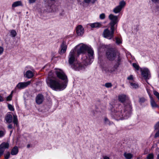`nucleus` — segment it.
I'll use <instances>...</instances> for the list:
<instances>
[{
    "instance_id": "4be33fe9",
    "label": "nucleus",
    "mask_w": 159,
    "mask_h": 159,
    "mask_svg": "<svg viewBox=\"0 0 159 159\" xmlns=\"http://www.w3.org/2000/svg\"><path fill=\"white\" fill-rule=\"evenodd\" d=\"M121 10V8L117 6L113 9V11L115 14H117L120 12Z\"/></svg>"
},
{
    "instance_id": "6e6552de",
    "label": "nucleus",
    "mask_w": 159,
    "mask_h": 159,
    "mask_svg": "<svg viewBox=\"0 0 159 159\" xmlns=\"http://www.w3.org/2000/svg\"><path fill=\"white\" fill-rule=\"evenodd\" d=\"M140 71L142 76L146 81L150 79L151 77L149 70L147 68H140Z\"/></svg>"
},
{
    "instance_id": "aec40b11",
    "label": "nucleus",
    "mask_w": 159,
    "mask_h": 159,
    "mask_svg": "<svg viewBox=\"0 0 159 159\" xmlns=\"http://www.w3.org/2000/svg\"><path fill=\"white\" fill-rule=\"evenodd\" d=\"M18 152V149L17 146L14 147L11 150V154L14 155H16Z\"/></svg>"
},
{
    "instance_id": "393cba45",
    "label": "nucleus",
    "mask_w": 159,
    "mask_h": 159,
    "mask_svg": "<svg viewBox=\"0 0 159 159\" xmlns=\"http://www.w3.org/2000/svg\"><path fill=\"white\" fill-rule=\"evenodd\" d=\"M97 0H83V2L88 4L90 3L93 4Z\"/></svg>"
},
{
    "instance_id": "7c9ffc66",
    "label": "nucleus",
    "mask_w": 159,
    "mask_h": 159,
    "mask_svg": "<svg viewBox=\"0 0 159 159\" xmlns=\"http://www.w3.org/2000/svg\"><path fill=\"white\" fill-rule=\"evenodd\" d=\"M146 99L143 97L139 98V102L140 104H142L145 102Z\"/></svg>"
},
{
    "instance_id": "39448f33",
    "label": "nucleus",
    "mask_w": 159,
    "mask_h": 159,
    "mask_svg": "<svg viewBox=\"0 0 159 159\" xmlns=\"http://www.w3.org/2000/svg\"><path fill=\"white\" fill-rule=\"evenodd\" d=\"M120 65L116 63L113 66L111 63L104 64L102 66V71L107 75L112 73L117 70Z\"/></svg>"
},
{
    "instance_id": "5fc2aeb1",
    "label": "nucleus",
    "mask_w": 159,
    "mask_h": 159,
    "mask_svg": "<svg viewBox=\"0 0 159 159\" xmlns=\"http://www.w3.org/2000/svg\"><path fill=\"white\" fill-rule=\"evenodd\" d=\"M12 131H11V132H10V134H11V133H12Z\"/></svg>"
},
{
    "instance_id": "49530a36",
    "label": "nucleus",
    "mask_w": 159,
    "mask_h": 159,
    "mask_svg": "<svg viewBox=\"0 0 159 159\" xmlns=\"http://www.w3.org/2000/svg\"><path fill=\"white\" fill-rule=\"evenodd\" d=\"M147 92H148V94L149 97L150 98V97L152 96L151 95L150 92L149 91V90L148 89H147Z\"/></svg>"
},
{
    "instance_id": "dca6fc26",
    "label": "nucleus",
    "mask_w": 159,
    "mask_h": 159,
    "mask_svg": "<svg viewBox=\"0 0 159 159\" xmlns=\"http://www.w3.org/2000/svg\"><path fill=\"white\" fill-rule=\"evenodd\" d=\"M24 75H25V77L28 79L31 78L34 76V74L33 72L30 70L27 71Z\"/></svg>"
},
{
    "instance_id": "6ab92c4d",
    "label": "nucleus",
    "mask_w": 159,
    "mask_h": 159,
    "mask_svg": "<svg viewBox=\"0 0 159 159\" xmlns=\"http://www.w3.org/2000/svg\"><path fill=\"white\" fill-rule=\"evenodd\" d=\"M22 6V4L21 1H19L13 2L12 5L11 7L12 8H14L17 7Z\"/></svg>"
},
{
    "instance_id": "412c9836",
    "label": "nucleus",
    "mask_w": 159,
    "mask_h": 159,
    "mask_svg": "<svg viewBox=\"0 0 159 159\" xmlns=\"http://www.w3.org/2000/svg\"><path fill=\"white\" fill-rule=\"evenodd\" d=\"M102 25V24L100 23L97 22L91 24L90 26L92 28H99Z\"/></svg>"
},
{
    "instance_id": "7ed1b4c3",
    "label": "nucleus",
    "mask_w": 159,
    "mask_h": 159,
    "mask_svg": "<svg viewBox=\"0 0 159 159\" xmlns=\"http://www.w3.org/2000/svg\"><path fill=\"white\" fill-rule=\"evenodd\" d=\"M123 108L120 105L116 107L112 112V116L115 120H119L126 119L130 116L132 111L131 105L129 102H125Z\"/></svg>"
},
{
    "instance_id": "9d476101",
    "label": "nucleus",
    "mask_w": 159,
    "mask_h": 159,
    "mask_svg": "<svg viewBox=\"0 0 159 159\" xmlns=\"http://www.w3.org/2000/svg\"><path fill=\"white\" fill-rule=\"evenodd\" d=\"M67 48V45L66 42L64 41H63L60 46L59 50L60 53L61 54L64 53L66 51Z\"/></svg>"
},
{
    "instance_id": "79ce46f5",
    "label": "nucleus",
    "mask_w": 159,
    "mask_h": 159,
    "mask_svg": "<svg viewBox=\"0 0 159 159\" xmlns=\"http://www.w3.org/2000/svg\"><path fill=\"white\" fill-rule=\"evenodd\" d=\"M37 0H28L29 3L30 4L33 3L35 2Z\"/></svg>"
},
{
    "instance_id": "c9c22d12",
    "label": "nucleus",
    "mask_w": 159,
    "mask_h": 159,
    "mask_svg": "<svg viewBox=\"0 0 159 159\" xmlns=\"http://www.w3.org/2000/svg\"><path fill=\"white\" fill-rule=\"evenodd\" d=\"M10 154L9 152H8L4 155L5 158V159H8L10 156Z\"/></svg>"
},
{
    "instance_id": "603ef678",
    "label": "nucleus",
    "mask_w": 159,
    "mask_h": 159,
    "mask_svg": "<svg viewBox=\"0 0 159 159\" xmlns=\"http://www.w3.org/2000/svg\"><path fill=\"white\" fill-rule=\"evenodd\" d=\"M157 159H159V154H158V155L157 156Z\"/></svg>"
},
{
    "instance_id": "c756f323",
    "label": "nucleus",
    "mask_w": 159,
    "mask_h": 159,
    "mask_svg": "<svg viewBox=\"0 0 159 159\" xmlns=\"http://www.w3.org/2000/svg\"><path fill=\"white\" fill-rule=\"evenodd\" d=\"M104 123L106 125H110L111 124L110 121L107 117H105L104 118Z\"/></svg>"
},
{
    "instance_id": "a18cd8bd",
    "label": "nucleus",
    "mask_w": 159,
    "mask_h": 159,
    "mask_svg": "<svg viewBox=\"0 0 159 159\" xmlns=\"http://www.w3.org/2000/svg\"><path fill=\"white\" fill-rule=\"evenodd\" d=\"M7 128L9 129H11L13 128V126L12 124H10L7 126Z\"/></svg>"
},
{
    "instance_id": "ea45409f",
    "label": "nucleus",
    "mask_w": 159,
    "mask_h": 159,
    "mask_svg": "<svg viewBox=\"0 0 159 159\" xmlns=\"http://www.w3.org/2000/svg\"><path fill=\"white\" fill-rule=\"evenodd\" d=\"M5 132L0 130V138L2 137L5 134Z\"/></svg>"
},
{
    "instance_id": "37998d69",
    "label": "nucleus",
    "mask_w": 159,
    "mask_h": 159,
    "mask_svg": "<svg viewBox=\"0 0 159 159\" xmlns=\"http://www.w3.org/2000/svg\"><path fill=\"white\" fill-rule=\"evenodd\" d=\"M3 52V48L0 46V55L2 54Z\"/></svg>"
},
{
    "instance_id": "8fccbe9b",
    "label": "nucleus",
    "mask_w": 159,
    "mask_h": 159,
    "mask_svg": "<svg viewBox=\"0 0 159 159\" xmlns=\"http://www.w3.org/2000/svg\"><path fill=\"white\" fill-rule=\"evenodd\" d=\"M3 101V99L2 97L0 95V101L2 102Z\"/></svg>"
},
{
    "instance_id": "473e14b6",
    "label": "nucleus",
    "mask_w": 159,
    "mask_h": 159,
    "mask_svg": "<svg viewBox=\"0 0 159 159\" xmlns=\"http://www.w3.org/2000/svg\"><path fill=\"white\" fill-rule=\"evenodd\" d=\"M13 91H12L11 93L7 97V101H10L11 100L12 98V94L13 93Z\"/></svg>"
},
{
    "instance_id": "4c0bfd02",
    "label": "nucleus",
    "mask_w": 159,
    "mask_h": 159,
    "mask_svg": "<svg viewBox=\"0 0 159 159\" xmlns=\"http://www.w3.org/2000/svg\"><path fill=\"white\" fill-rule=\"evenodd\" d=\"M8 107L9 109L11 111H14V109L13 108V107L11 104H9L8 105Z\"/></svg>"
},
{
    "instance_id": "1a4fd4ad",
    "label": "nucleus",
    "mask_w": 159,
    "mask_h": 159,
    "mask_svg": "<svg viewBox=\"0 0 159 159\" xmlns=\"http://www.w3.org/2000/svg\"><path fill=\"white\" fill-rule=\"evenodd\" d=\"M31 83V81H29L26 82H20L16 86V88L19 89H22L27 87Z\"/></svg>"
},
{
    "instance_id": "72a5a7b5",
    "label": "nucleus",
    "mask_w": 159,
    "mask_h": 159,
    "mask_svg": "<svg viewBox=\"0 0 159 159\" xmlns=\"http://www.w3.org/2000/svg\"><path fill=\"white\" fill-rule=\"evenodd\" d=\"M153 155L152 153H150L147 156V159H153Z\"/></svg>"
},
{
    "instance_id": "9b49d317",
    "label": "nucleus",
    "mask_w": 159,
    "mask_h": 159,
    "mask_svg": "<svg viewBox=\"0 0 159 159\" xmlns=\"http://www.w3.org/2000/svg\"><path fill=\"white\" fill-rule=\"evenodd\" d=\"M9 147V143L7 142H3L0 145V150L4 153L5 150L8 149Z\"/></svg>"
},
{
    "instance_id": "6e6d98bb",
    "label": "nucleus",
    "mask_w": 159,
    "mask_h": 159,
    "mask_svg": "<svg viewBox=\"0 0 159 159\" xmlns=\"http://www.w3.org/2000/svg\"><path fill=\"white\" fill-rule=\"evenodd\" d=\"M27 147H28V148H29L30 147V145H27Z\"/></svg>"
},
{
    "instance_id": "4468645a",
    "label": "nucleus",
    "mask_w": 159,
    "mask_h": 159,
    "mask_svg": "<svg viewBox=\"0 0 159 159\" xmlns=\"http://www.w3.org/2000/svg\"><path fill=\"white\" fill-rule=\"evenodd\" d=\"M118 99L121 102H124L126 100L128 99V96L124 94H121L118 96Z\"/></svg>"
},
{
    "instance_id": "20e7f679",
    "label": "nucleus",
    "mask_w": 159,
    "mask_h": 159,
    "mask_svg": "<svg viewBox=\"0 0 159 159\" xmlns=\"http://www.w3.org/2000/svg\"><path fill=\"white\" fill-rule=\"evenodd\" d=\"M106 56L109 60L114 61L116 64L121 65L123 61V57L120 53L113 48H110L107 50Z\"/></svg>"
},
{
    "instance_id": "de8ad7c7",
    "label": "nucleus",
    "mask_w": 159,
    "mask_h": 159,
    "mask_svg": "<svg viewBox=\"0 0 159 159\" xmlns=\"http://www.w3.org/2000/svg\"><path fill=\"white\" fill-rule=\"evenodd\" d=\"M151 1L155 3H156L158 2L159 0H151Z\"/></svg>"
},
{
    "instance_id": "09e8293b",
    "label": "nucleus",
    "mask_w": 159,
    "mask_h": 159,
    "mask_svg": "<svg viewBox=\"0 0 159 159\" xmlns=\"http://www.w3.org/2000/svg\"><path fill=\"white\" fill-rule=\"evenodd\" d=\"M103 159H110V158L109 157L107 156H105L103 157Z\"/></svg>"
},
{
    "instance_id": "bb28decb",
    "label": "nucleus",
    "mask_w": 159,
    "mask_h": 159,
    "mask_svg": "<svg viewBox=\"0 0 159 159\" xmlns=\"http://www.w3.org/2000/svg\"><path fill=\"white\" fill-rule=\"evenodd\" d=\"M130 84L132 88L136 89L139 87L138 84L135 83H130Z\"/></svg>"
},
{
    "instance_id": "0eeeda50",
    "label": "nucleus",
    "mask_w": 159,
    "mask_h": 159,
    "mask_svg": "<svg viewBox=\"0 0 159 159\" xmlns=\"http://www.w3.org/2000/svg\"><path fill=\"white\" fill-rule=\"evenodd\" d=\"M111 31L108 29H105L103 32L102 35L104 38L111 39L114 37V34L115 30L116 29L115 28H111V27L109 26Z\"/></svg>"
},
{
    "instance_id": "ddd939ff",
    "label": "nucleus",
    "mask_w": 159,
    "mask_h": 159,
    "mask_svg": "<svg viewBox=\"0 0 159 159\" xmlns=\"http://www.w3.org/2000/svg\"><path fill=\"white\" fill-rule=\"evenodd\" d=\"M43 97L42 94H39L36 97V101L38 104H40L42 103L43 101Z\"/></svg>"
},
{
    "instance_id": "58836bf2",
    "label": "nucleus",
    "mask_w": 159,
    "mask_h": 159,
    "mask_svg": "<svg viewBox=\"0 0 159 159\" xmlns=\"http://www.w3.org/2000/svg\"><path fill=\"white\" fill-rule=\"evenodd\" d=\"M105 15L104 13L101 14L99 16V18L101 19H104L105 18Z\"/></svg>"
},
{
    "instance_id": "b1692460",
    "label": "nucleus",
    "mask_w": 159,
    "mask_h": 159,
    "mask_svg": "<svg viewBox=\"0 0 159 159\" xmlns=\"http://www.w3.org/2000/svg\"><path fill=\"white\" fill-rule=\"evenodd\" d=\"M125 2L124 0H122L119 2V5L118 6L122 9L125 6Z\"/></svg>"
},
{
    "instance_id": "a19ab883",
    "label": "nucleus",
    "mask_w": 159,
    "mask_h": 159,
    "mask_svg": "<svg viewBox=\"0 0 159 159\" xmlns=\"http://www.w3.org/2000/svg\"><path fill=\"white\" fill-rule=\"evenodd\" d=\"M127 79L129 80H132L133 79V76L132 75H130L128 78Z\"/></svg>"
},
{
    "instance_id": "a878e982",
    "label": "nucleus",
    "mask_w": 159,
    "mask_h": 159,
    "mask_svg": "<svg viewBox=\"0 0 159 159\" xmlns=\"http://www.w3.org/2000/svg\"><path fill=\"white\" fill-rule=\"evenodd\" d=\"M10 32L11 34L10 36L12 37H15L16 36L17 33L16 31L15 30H11L10 31Z\"/></svg>"
},
{
    "instance_id": "864d4df0",
    "label": "nucleus",
    "mask_w": 159,
    "mask_h": 159,
    "mask_svg": "<svg viewBox=\"0 0 159 159\" xmlns=\"http://www.w3.org/2000/svg\"><path fill=\"white\" fill-rule=\"evenodd\" d=\"M50 0L51 1H55V0Z\"/></svg>"
},
{
    "instance_id": "2eb2a0df",
    "label": "nucleus",
    "mask_w": 159,
    "mask_h": 159,
    "mask_svg": "<svg viewBox=\"0 0 159 159\" xmlns=\"http://www.w3.org/2000/svg\"><path fill=\"white\" fill-rule=\"evenodd\" d=\"M47 10L49 12L56 11V6L54 4H49L47 7Z\"/></svg>"
},
{
    "instance_id": "423d86ee",
    "label": "nucleus",
    "mask_w": 159,
    "mask_h": 159,
    "mask_svg": "<svg viewBox=\"0 0 159 159\" xmlns=\"http://www.w3.org/2000/svg\"><path fill=\"white\" fill-rule=\"evenodd\" d=\"M108 18L111 20L109 24V26L111 27V29L115 28L116 29L119 20L118 16L111 14L109 15Z\"/></svg>"
},
{
    "instance_id": "3c124183",
    "label": "nucleus",
    "mask_w": 159,
    "mask_h": 159,
    "mask_svg": "<svg viewBox=\"0 0 159 159\" xmlns=\"http://www.w3.org/2000/svg\"><path fill=\"white\" fill-rule=\"evenodd\" d=\"M3 153L1 150H0V157L3 154Z\"/></svg>"
},
{
    "instance_id": "f8f14e48",
    "label": "nucleus",
    "mask_w": 159,
    "mask_h": 159,
    "mask_svg": "<svg viewBox=\"0 0 159 159\" xmlns=\"http://www.w3.org/2000/svg\"><path fill=\"white\" fill-rule=\"evenodd\" d=\"M84 33V29L81 25H79L76 27V33L78 36H82Z\"/></svg>"
},
{
    "instance_id": "f257e3e1",
    "label": "nucleus",
    "mask_w": 159,
    "mask_h": 159,
    "mask_svg": "<svg viewBox=\"0 0 159 159\" xmlns=\"http://www.w3.org/2000/svg\"><path fill=\"white\" fill-rule=\"evenodd\" d=\"M79 46V48L77 50V54L78 56L80 54H82L81 59L84 66L91 64L94 59L93 51L91 47L83 44H82L80 46L78 45L76 46L71 50L68 57L69 64L72 69L76 71L84 69L83 65L76 62V49Z\"/></svg>"
},
{
    "instance_id": "a211bd4d",
    "label": "nucleus",
    "mask_w": 159,
    "mask_h": 159,
    "mask_svg": "<svg viewBox=\"0 0 159 159\" xmlns=\"http://www.w3.org/2000/svg\"><path fill=\"white\" fill-rule=\"evenodd\" d=\"M150 104L152 107V108H155L158 107V105L156 104L152 96L150 97Z\"/></svg>"
},
{
    "instance_id": "f03ea898",
    "label": "nucleus",
    "mask_w": 159,
    "mask_h": 159,
    "mask_svg": "<svg viewBox=\"0 0 159 159\" xmlns=\"http://www.w3.org/2000/svg\"><path fill=\"white\" fill-rule=\"evenodd\" d=\"M48 86L52 90L61 91L67 86L68 80L64 72L60 69H56L55 71H50L46 79Z\"/></svg>"
},
{
    "instance_id": "c03bdc74",
    "label": "nucleus",
    "mask_w": 159,
    "mask_h": 159,
    "mask_svg": "<svg viewBox=\"0 0 159 159\" xmlns=\"http://www.w3.org/2000/svg\"><path fill=\"white\" fill-rule=\"evenodd\" d=\"M159 136V129L158 131L156 132V133L155 134V138H157Z\"/></svg>"
},
{
    "instance_id": "e433bc0d",
    "label": "nucleus",
    "mask_w": 159,
    "mask_h": 159,
    "mask_svg": "<svg viewBox=\"0 0 159 159\" xmlns=\"http://www.w3.org/2000/svg\"><path fill=\"white\" fill-rule=\"evenodd\" d=\"M153 94L157 97L159 101V93L156 91H154Z\"/></svg>"
},
{
    "instance_id": "f704fd0d",
    "label": "nucleus",
    "mask_w": 159,
    "mask_h": 159,
    "mask_svg": "<svg viewBox=\"0 0 159 159\" xmlns=\"http://www.w3.org/2000/svg\"><path fill=\"white\" fill-rule=\"evenodd\" d=\"M105 86L107 88H111L112 86V84L111 83H107L105 84Z\"/></svg>"
},
{
    "instance_id": "4d7b16f0",
    "label": "nucleus",
    "mask_w": 159,
    "mask_h": 159,
    "mask_svg": "<svg viewBox=\"0 0 159 159\" xmlns=\"http://www.w3.org/2000/svg\"><path fill=\"white\" fill-rule=\"evenodd\" d=\"M1 18V17L0 16V19Z\"/></svg>"
},
{
    "instance_id": "2f4dec72",
    "label": "nucleus",
    "mask_w": 159,
    "mask_h": 159,
    "mask_svg": "<svg viewBox=\"0 0 159 159\" xmlns=\"http://www.w3.org/2000/svg\"><path fill=\"white\" fill-rule=\"evenodd\" d=\"M115 39L116 40V43L117 44H119L122 43V40L120 38L116 37V38Z\"/></svg>"
},
{
    "instance_id": "f3484780",
    "label": "nucleus",
    "mask_w": 159,
    "mask_h": 159,
    "mask_svg": "<svg viewBox=\"0 0 159 159\" xmlns=\"http://www.w3.org/2000/svg\"><path fill=\"white\" fill-rule=\"evenodd\" d=\"M5 120L7 122L10 123L12 121V115L10 114H7L5 117Z\"/></svg>"
},
{
    "instance_id": "5701e85b",
    "label": "nucleus",
    "mask_w": 159,
    "mask_h": 159,
    "mask_svg": "<svg viewBox=\"0 0 159 159\" xmlns=\"http://www.w3.org/2000/svg\"><path fill=\"white\" fill-rule=\"evenodd\" d=\"M124 156L126 159H131L133 156V155L131 153L126 152L124 153Z\"/></svg>"
},
{
    "instance_id": "cd10ccee",
    "label": "nucleus",
    "mask_w": 159,
    "mask_h": 159,
    "mask_svg": "<svg viewBox=\"0 0 159 159\" xmlns=\"http://www.w3.org/2000/svg\"><path fill=\"white\" fill-rule=\"evenodd\" d=\"M18 119L17 116L16 115H13V122L14 125H17L18 124Z\"/></svg>"
},
{
    "instance_id": "c85d7f7f",
    "label": "nucleus",
    "mask_w": 159,
    "mask_h": 159,
    "mask_svg": "<svg viewBox=\"0 0 159 159\" xmlns=\"http://www.w3.org/2000/svg\"><path fill=\"white\" fill-rule=\"evenodd\" d=\"M133 66V67L135 68V69L137 70H139V69H140V67L139 66L138 64L136 63H133L132 64Z\"/></svg>"
}]
</instances>
